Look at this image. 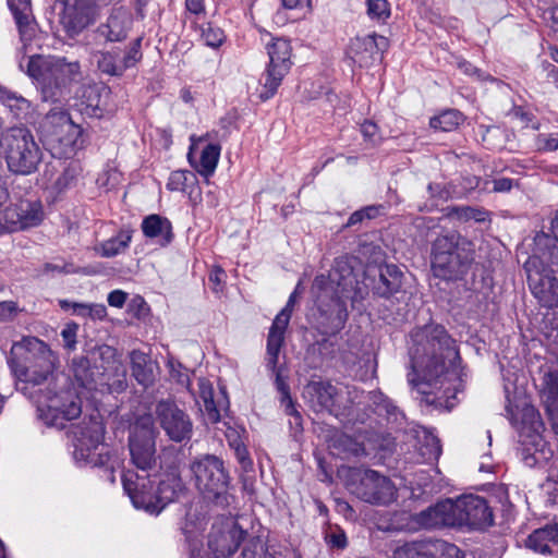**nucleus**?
Masks as SVG:
<instances>
[{
    "label": "nucleus",
    "instance_id": "58836bf2",
    "mask_svg": "<svg viewBox=\"0 0 558 558\" xmlns=\"http://www.w3.org/2000/svg\"><path fill=\"white\" fill-rule=\"evenodd\" d=\"M133 230L129 227L122 228L116 236L104 241L98 251L104 257H113L129 247L132 240Z\"/></svg>",
    "mask_w": 558,
    "mask_h": 558
},
{
    "label": "nucleus",
    "instance_id": "1a4fd4ad",
    "mask_svg": "<svg viewBox=\"0 0 558 558\" xmlns=\"http://www.w3.org/2000/svg\"><path fill=\"white\" fill-rule=\"evenodd\" d=\"M303 396L308 405L317 413L328 412L336 417L347 415L359 398L355 388L330 381H311L304 387Z\"/></svg>",
    "mask_w": 558,
    "mask_h": 558
},
{
    "label": "nucleus",
    "instance_id": "6e6552de",
    "mask_svg": "<svg viewBox=\"0 0 558 558\" xmlns=\"http://www.w3.org/2000/svg\"><path fill=\"white\" fill-rule=\"evenodd\" d=\"M474 259V244L458 232L439 235L433 243L432 268L435 277L451 279L446 272H462L460 269Z\"/></svg>",
    "mask_w": 558,
    "mask_h": 558
},
{
    "label": "nucleus",
    "instance_id": "6ab92c4d",
    "mask_svg": "<svg viewBox=\"0 0 558 558\" xmlns=\"http://www.w3.org/2000/svg\"><path fill=\"white\" fill-rule=\"evenodd\" d=\"M457 526H468L472 530H483L494 523L493 511L487 501L481 496H463L454 500Z\"/></svg>",
    "mask_w": 558,
    "mask_h": 558
},
{
    "label": "nucleus",
    "instance_id": "20e7f679",
    "mask_svg": "<svg viewBox=\"0 0 558 558\" xmlns=\"http://www.w3.org/2000/svg\"><path fill=\"white\" fill-rule=\"evenodd\" d=\"M54 355L48 345L38 339L27 340V353L23 362L10 360L9 365L16 378V389L31 399L45 391L47 384L53 386Z\"/></svg>",
    "mask_w": 558,
    "mask_h": 558
},
{
    "label": "nucleus",
    "instance_id": "aec40b11",
    "mask_svg": "<svg viewBox=\"0 0 558 558\" xmlns=\"http://www.w3.org/2000/svg\"><path fill=\"white\" fill-rule=\"evenodd\" d=\"M73 456L75 460L96 465L97 460L94 459V451L101 446L104 439L102 424L96 418H90L88 422H83L77 426L73 430Z\"/></svg>",
    "mask_w": 558,
    "mask_h": 558
},
{
    "label": "nucleus",
    "instance_id": "ddd939ff",
    "mask_svg": "<svg viewBox=\"0 0 558 558\" xmlns=\"http://www.w3.org/2000/svg\"><path fill=\"white\" fill-rule=\"evenodd\" d=\"M555 236L545 232H538L533 238V253L523 264L527 279H557L558 247Z\"/></svg>",
    "mask_w": 558,
    "mask_h": 558
},
{
    "label": "nucleus",
    "instance_id": "c756f323",
    "mask_svg": "<svg viewBox=\"0 0 558 558\" xmlns=\"http://www.w3.org/2000/svg\"><path fill=\"white\" fill-rule=\"evenodd\" d=\"M141 227L146 238L156 239L161 246L168 245L173 239L170 220L160 215L153 214L145 217Z\"/></svg>",
    "mask_w": 558,
    "mask_h": 558
},
{
    "label": "nucleus",
    "instance_id": "8fccbe9b",
    "mask_svg": "<svg viewBox=\"0 0 558 558\" xmlns=\"http://www.w3.org/2000/svg\"><path fill=\"white\" fill-rule=\"evenodd\" d=\"M547 472L548 476L543 488L548 495V501L558 505V462L551 463Z\"/></svg>",
    "mask_w": 558,
    "mask_h": 558
},
{
    "label": "nucleus",
    "instance_id": "4be33fe9",
    "mask_svg": "<svg viewBox=\"0 0 558 558\" xmlns=\"http://www.w3.org/2000/svg\"><path fill=\"white\" fill-rule=\"evenodd\" d=\"M94 15L93 0H64L61 24L70 37H75L94 21Z\"/></svg>",
    "mask_w": 558,
    "mask_h": 558
},
{
    "label": "nucleus",
    "instance_id": "2f4dec72",
    "mask_svg": "<svg viewBox=\"0 0 558 558\" xmlns=\"http://www.w3.org/2000/svg\"><path fill=\"white\" fill-rule=\"evenodd\" d=\"M110 90L106 86L87 85L82 92V105L87 114L93 117H101L107 108V98Z\"/></svg>",
    "mask_w": 558,
    "mask_h": 558
},
{
    "label": "nucleus",
    "instance_id": "bb28decb",
    "mask_svg": "<svg viewBox=\"0 0 558 558\" xmlns=\"http://www.w3.org/2000/svg\"><path fill=\"white\" fill-rule=\"evenodd\" d=\"M526 547L539 554L558 551V522L535 530L527 537Z\"/></svg>",
    "mask_w": 558,
    "mask_h": 558
},
{
    "label": "nucleus",
    "instance_id": "f8f14e48",
    "mask_svg": "<svg viewBox=\"0 0 558 558\" xmlns=\"http://www.w3.org/2000/svg\"><path fill=\"white\" fill-rule=\"evenodd\" d=\"M524 416L529 420V424L523 422L520 429V457L529 468H544L553 459L554 450L541 434L543 423L535 409L533 407L525 408Z\"/></svg>",
    "mask_w": 558,
    "mask_h": 558
},
{
    "label": "nucleus",
    "instance_id": "5701e85b",
    "mask_svg": "<svg viewBox=\"0 0 558 558\" xmlns=\"http://www.w3.org/2000/svg\"><path fill=\"white\" fill-rule=\"evenodd\" d=\"M388 47L389 41L385 36L371 34L365 37H356L351 43V58L360 66H369L381 62L383 54Z\"/></svg>",
    "mask_w": 558,
    "mask_h": 558
},
{
    "label": "nucleus",
    "instance_id": "0e129e2a",
    "mask_svg": "<svg viewBox=\"0 0 558 558\" xmlns=\"http://www.w3.org/2000/svg\"><path fill=\"white\" fill-rule=\"evenodd\" d=\"M17 314V306L12 301L0 302V323L12 319Z\"/></svg>",
    "mask_w": 558,
    "mask_h": 558
},
{
    "label": "nucleus",
    "instance_id": "3c124183",
    "mask_svg": "<svg viewBox=\"0 0 558 558\" xmlns=\"http://www.w3.org/2000/svg\"><path fill=\"white\" fill-rule=\"evenodd\" d=\"M7 106L14 113L16 119H25L31 110V102L22 96L9 94L7 96Z\"/></svg>",
    "mask_w": 558,
    "mask_h": 558
},
{
    "label": "nucleus",
    "instance_id": "f03ea898",
    "mask_svg": "<svg viewBox=\"0 0 558 558\" xmlns=\"http://www.w3.org/2000/svg\"><path fill=\"white\" fill-rule=\"evenodd\" d=\"M413 345L410 347L412 372L408 381L414 386L422 402L437 409H449L450 387L445 384L457 378L460 360L454 340L439 325H427L411 333Z\"/></svg>",
    "mask_w": 558,
    "mask_h": 558
},
{
    "label": "nucleus",
    "instance_id": "c85d7f7f",
    "mask_svg": "<svg viewBox=\"0 0 558 558\" xmlns=\"http://www.w3.org/2000/svg\"><path fill=\"white\" fill-rule=\"evenodd\" d=\"M359 253V256H340L335 259L331 274L329 277H337V279H366V270L368 269V262L363 263Z\"/></svg>",
    "mask_w": 558,
    "mask_h": 558
},
{
    "label": "nucleus",
    "instance_id": "4d7b16f0",
    "mask_svg": "<svg viewBox=\"0 0 558 558\" xmlns=\"http://www.w3.org/2000/svg\"><path fill=\"white\" fill-rule=\"evenodd\" d=\"M371 400L373 401V403L376 405V409L375 411L379 414V415H383L384 413L390 417L391 415H395L396 411H397V407H395L392 404V402L386 398L383 393L380 392H371Z\"/></svg>",
    "mask_w": 558,
    "mask_h": 558
},
{
    "label": "nucleus",
    "instance_id": "338daca9",
    "mask_svg": "<svg viewBox=\"0 0 558 558\" xmlns=\"http://www.w3.org/2000/svg\"><path fill=\"white\" fill-rule=\"evenodd\" d=\"M361 132H362L363 136L365 137V140H367L369 142H375V138H376V135L378 132V128L374 122L365 121L361 125Z\"/></svg>",
    "mask_w": 558,
    "mask_h": 558
},
{
    "label": "nucleus",
    "instance_id": "de8ad7c7",
    "mask_svg": "<svg viewBox=\"0 0 558 558\" xmlns=\"http://www.w3.org/2000/svg\"><path fill=\"white\" fill-rule=\"evenodd\" d=\"M383 209L384 207L381 205H371L362 209L355 210L349 217L344 228L353 227L357 223L364 222L365 220L375 219L381 214Z\"/></svg>",
    "mask_w": 558,
    "mask_h": 558
},
{
    "label": "nucleus",
    "instance_id": "4c0bfd02",
    "mask_svg": "<svg viewBox=\"0 0 558 558\" xmlns=\"http://www.w3.org/2000/svg\"><path fill=\"white\" fill-rule=\"evenodd\" d=\"M205 526V518H198L191 512L186 513L185 523L182 530L190 544L192 558H197L199 556L196 551L198 550V545H202V538H199V536H202Z\"/></svg>",
    "mask_w": 558,
    "mask_h": 558
},
{
    "label": "nucleus",
    "instance_id": "7ed1b4c3",
    "mask_svg": "<svg viewBox=\"0 0 558 558\" xmlns=\"http://www.w3.org/2000/svg\"><path fill=\"white\" fill-rule=\"evenodd\" d=\"M20 68L35 80L45 101L60 102L70 93L69 86L81 74L77 61L63 57L33 54L20 61Z\"/></svg>",
    "mask_w": 558,
    "mask_h": 558
},
{
    "label": "nucleus",
    "instance_id": "a211bd4d",
    "mask_svg": "<svg viewBox=\"0 0 558 558\" xmlns=\"http://www.w3.org/2000/svg\"><path fill=\"white\" fill-rule=\"evenodd\" d=\"M392 558H465L454 544L439 538L407 543L396 548Z\"/></svg>",
    "mask_w": 558,
    "mask_h": 558
},
{
    "label": "nucleus",
    "instance_id": "dca6fc26",
    "mask_svg": "<svg viewBox=\"0 0 558 558\" xmlns=\"http://www.w3.org/2000/svg\"><path fill=\"white\" fill-rule=\"evenodd\" d=\"M44 219L43 205L37 199H21L0 211V233L38 226Z\"/></svg>",
    "mask_w": 558,
    "mask_h": 558
},
{
    "label": "nucleus",
    "instance_id": "72a5a7b5",
    "mask_svg": "<svg viewBox=\"0 0 558 558\" xmlns=\"http://www.w3.org/2000/svg\"><path fill=\"white\" fill-rule=\"evenodd\" d=\"M8 5L15 19L22 40L29 39L34 31L31 0H8Z\"/></svg>",
    "mask_w": 558,
    "mask_h": 558
},
{
    "label": "nucleus",
    "instance_id": "bf43d9fd",
    "mask_svg": "<svg viewBox=\"0 0 558 558\" xmlns=\"http://www.w3.org/2000/svg\"><path fill=\"white\" fill-rule=\"evenodd\" d=\"M78 326L75 323L66 324L61 331V337L64 342V348L72 351L76 347V333Z\"/></svg>",
    "mask_w": 558,
    "mask_h": 558
},
{
    "label": "nucleus",
    "instance_id": "864d4df0",
    "mask_svg": "<svg viewBox=\"0 0 558 558\" xmlns=\"http://www.w3.org/2000/svg\"><path fill=\"white\" fill-rule=\"evenodd\" d=\"M141 45L142 37H137L126 48L124 56L121 58L125 71L130 68L135 66L136 63L142 60L143 54L141 51Z\"/></svg>",
    "mask_w": 558,
    "mask_h": 558
},
{
    "label": "nucleus",
    "instance_id": "774afa93",
    "mask_svg": "<svg viewBox=\"0 0 558 558\" xmlns=\"http://www.w3.org/2000/svg\"><path fill=\"white\" fill-rule=\"evenodd\" d=\"M492 183L494 192H509L513 186V180L509 178L495 179Z\"/></svg>",
    "mask_w": 558,
    "mask_h": 558
},
{
    "label": "nucleus",
    "instance_id": "5fc2aeb1",
    "mask_svg": "<svg viewBox=\"0 0 558 558\" xmlns=\"http://www.w3.org/2000/svg\"><path fill=\"white\" fill-rule=\"evenodd\" d=\"M76 272L77 271L72 264L64 263L63 260H56L46 263L40 275L48 277H60Z\"/></svg>",
    "mask_w": 558,
    "mask_h": 558
},
{
    "label": "nucleus",
    "instance_id": "a878e982",
    "mask_svg": "<svg viewBox=\"0 0 558 558\" xmlns=\"http://www.w3.org/2000/svg\"><path fill=\"white\" fill-rule=\"evenodd\" d=\"M357 253L361 256H369L368 269L366 270V279H387L392 277L397 279L402 277L401 269L392 264L383 265V251L380 246L373 243H363L360 245Z\"/></svg>",
    "mask_w": 558,
    "mask_h": 558
},
{
    "label": "nucleus",
    "instance_id": "393cba45",
    "mask_svg": "<svg viewBox=\"0 0 558 558\" xmlns=\"http://www.w3.org/2000/svg\"><path fill=\"white\" fill-rule=\"evenodd\" d=\"M417 522L425 529L457 526L454 500L446 499L428 507L417 514Z\"/></svg>",
    "mask_w": 558,
    "mask_h": 558
},
{
    "label": "nucleus",
    "instance_id": "69168bd1",
    "mask_svg": "<svg viewBox=\"0 0 558 558\" xmlns=\"http://www.w3.org/2000/svg\"><path fill=\"white\" fill-rule=\"evenodd\" d=\"M126 300V293L122 290H114L108 295V303L110 306L121 308Z\"/></svg>",
    "mask_w": 558,
    "mask_h": 558
},
{
    "label": "nucleus",
    "instance_id": "9d476101",
    "mask_svg": "<svg viewBox=\"0 0 558 558\" xmlns=\"http://www.w3.org/2000/svg\"><path fill=\"white\" fill-rule=\"evenodd\" d=\"M190 470L204 498L221 505L227 502L230 477L220 458L214 454L197 457L191 462Z\"/></svg>",
    "mask_w": 558,
    "mask_h": 558
},
{
    "label": "nucleus",
    "instance_id": "680f3d73",
    "mask_svg": "<svg viewBox=\"0 0 558 558\" xmlns=\"http://www.w3.org/2000/svg\"><path fill=\"white\" fill-rule=\"evenodd\" d=\"M187 172L186 171H173L168 180L167 186L171 191H183L186 185Z\"/></svg>",
    "mask_w": 558,
    "mask_h": 558
},
{
    "label": "nucleus",
    "instance_id": "4468645a",
    "mask_svg": "<svg viewBox=\"0 0 558 558\" xmlns=\"http://www.w3.org/2000/svg\"><path fill=\"white\" fill-rule=\"evenodd\" d=\"M269 56V64L263 75L264 92L260 98L264 100L269 99L275 95L282 78L291 68V52L292 48L290 41L283 38H277L267 46Z\"/></svg>",
    "mask_w": 558,
    "mask_h": 558
},
{
    "label": "nucleus",
    "instance_id": "2eb2a0df",
    "mask_svg": "<svg viewBox=\"0 0 558 558\" xmlns=\"http://www.w3.org/2000/svg\"><path fill=\"white\" fill-rule=\"evenodd\" d=\"M156 420L166 435L175 442L189 440L193 423L187 413L172 400H160L155 408Z\"/></svg>",
    "mask_w": 558,
    "mask_h": 558
},
{
    "label": "nucleus",
    "instance_id": "39448f33",
    "mask_svg": "<svg viewBox=\"0 0 558 558\" xmlns=\"http://www.w3.org/2000/svg\"><path fill=\"white\" fill-rule=\"evenodd\" d=\"M38 418L45 425L58 429L65 428L66 423L77 418L82 413V403L76 391L71 387L65 375H58L45 391L35 397Z\"/></svg>",
    "mask_w": 558,
    "mask_h": 558
},
{
    "label": "nucleus",
    "instance_id": "0eeeda50",
    "mask_svg": "<svg viewBox=\"0 0 558 558\" xmlns=\"http://www.w3.org/2000/svg\"><path fill=\"white\" fill-rule=\"evenodd\" d=\"M0 145L11 172L27 175L37 170L43 154L27 128H10L2 135Z\"/></svg>",
    "mask_w": 558,
    "mask_h": 558
},
{
    "label": "nucleus",
    "instance_id": "cd10ccee",
    "mask_svg": "<svg viewBox=\"0 0 558 558\" xmlns=\"http://www.w3.org/2000/svg\"><path fill=\"white\" fill-rule=\"evenodd\" d=\"M44 175L58 192L68 189L77 175V168L73 162L65 165L60 159L46 165Z\"/></svg>",
    "mask_w": 558,
    "mask_h": 558
},
{
    "label": "nucleus",
    "instance_id": "9b49d317",
    "mask_svg": "<svg viewBox=\"0 0 558 558\" xmlns=\"http://www.w3.org/2000/svg\"><path fill=\"white\" fill-rule=\"evenodd\" d=\"M348 489L359 499L373 505H388L396 498V487L389 477L371 469L347 470Z\"/></svg>",
    "mask_w": 558,
    "mask_h": 558
},
{
    "label": "nucleus",
    "instance_id": "a19ab883",
    "mask_svg": "<svg viewBox=\"0 0 558 558\" xmlns=\"http://www.w3.org/2000/svg\"><path fill=\"white\" fill-rule=\"evenodd\" d=\"M447 217L459 222L474 220L484 222L489 219V213L481 207L472 206H452L447 208Z\"/></svg>",
    "mask_w": 558,
    "mask_h": 558
},
{
    "label": "nucleus",
    "instance_id": "f257e3e1",
    "mask_svg": "<svg viewBox=\"0 0 558 558\" xmlns=\"http://www.w3.org/2000/svg\"><path fill=\"white\" fill-rule=\"evenodd\" d=\"M156 428L153 417L144 415L131 425L129 450L134 470L122 474V484L133 506L150 514L160 513L183 490L175 473L162 475L157 482Z\"/></svg>",
    "mask_w": 558,
    "mask_h": 558
},
{
    "label": "nucleus",
    "instance_id": "a18cd8bd",
    "mask_svg": "<svg viewBox=\"0 0 558 558\" xmlns=\"http://www.w3.org/2000/svg\"><path fill=\"white\" fill-rule=\"evenodd\" d=\"M422 432L425 442L418 448L421 456L427 461L437 460L441 453L439 439L425 428H423Z\"/></svg>",
    "mask_w": 558,
    "mask_h": 558
},
{
    "label": "nucleus",
    "instance_id": "e2e57ef3",
    "mask_svg": "<svg viewBox=\"0 0 558 558\" xmlns=\"http://www.w3.org/2000/svg\"><path fill=\"white\" fill-rule=\"evenodd\" d=\"M537 148L539 150L554 151L558 149V133L549 135H538Z\"/></svg>",
    "mask_w": 558,
    "mask_h": 558
},
{
    "label": "nucleus",
    "instance_id": "603ef678",
    "mask_svg": "<svg viewBox=\"0 0 558 558\" xmlns=\"http://www.w3.org/2000/svg\"><path fill=\"white\" fill-rule=\"evenodd\" d=\"M542 384L549 393H558V364L544 365L541 367Z\"/></svg>",
    "mask_w": 558,
    "mask_h": 558
},
{
    "label": "nucleus",
    "instance_id": "473e14b6",
    "mask_svg": "<svg viewBox=\"0 0 558 558\" xmlns=\"http://www.w3.org/2000/svg\"><path fill=\"white\" fill-rule=\"evenodd\" d=\"M242 535L243 531H239L235 527L227 534L221 533L219 538H216L214 535H209L208 548L213 551L215 558H227L238 550Z\"/></svg>",
    "mask_w": 558,
    "mask_h": 558
},
{
    "label": "nucleus",
    "instance_id": "b1692460",
    "mask_svg": "<svg viewBox=\"0 0 558 558\" xmlns=\"http://www.w3.org/2000/svg\"><path fill=\"white\" fill-rule=\"evenodd\" d=\"M132 25L133 16L131 12L123 7L114 8L106 22L98 25L96 34L104 38L106 43H120L128 37Z\"/></svg>",
    "mask_w": 558,
    "mask_h": 558
},
{
    "label": "nucleus",
    "instance_id": "412c9836",
    "mask_svg": "<svg viewBox=\"0 0 558 558\" xmlns=\"http://www.w3.org/2000/svg\"><path fill=\"white\" fill-rule=\"evenodd\" d=\"M301 293L302 288L301 283H299L294 291L290 294L286 306L276 315L269 329L267 338V353L270 355V364H272L274 367L276 363H278L279 352L284 341V332L289 325L293 312V306Z\"/></svg>",
    "mask_w": 558,
    "mask_h": 558
},
{
    "label": "nucleus",
    "instance_id": "e433bc0d",
    "mask_svg": "<svg viewBox=\"0 0 558 558\" xmlns=\"http://www.w3.org/2000/svg\"><path fill=\"white\" fill-rule=\"evenodd\" d=\"M529 288L542 306L558 307V281H529Z\"/></svg>",
    "mask_w": 558,
    "mask_h": 558
},
{
    "label": "nucleus",
    "instance_id": "c03bdc74",
    "mask_svg": "<svg viewBox=\"0 0 558 558\" xmlns=\"http://www.w3.org/2000/svg\"><path fill=\"white\" fill-rule=\"evenodd\" d=\"M462 122V114L454 109L446 110L429 121V125L439 131L450 132Z\"/></svg>",
    "mask_w": 558,
    "mask_h": 558
},
{
    "label": "nucleus",
    "instance_id": "7c9ffc66",
    "mask_svg": "<svg viewBox=\"0 0 558 558\" xmlns=\"http://www.w3.org/2000/svg\"><path fill=\"white\" fill-rule=\"evenodd\" d=\"M132 376L144 388L150 387L155 381L154 363L149 355L140 350H133L129 354Z\"/></svg>",
    "mask_w": 558,
    "mask_h": 558
},
{
    "label": "nucleus",
    "instance_id": "ea45409f",
    "mask_svg": "<svg viewBox=\"0 0 558 558\" xmlns=\"http://www.w3.org/2000/svg\"><path fill=\"white\" fill-rule=\"evenodd\" d=\"M98 70L110 76H122L125 72L121 58L116 51H98L94 54Z\"/></svg>",
    "mask_w": 558,
    "mask_h": 558
},
{
    "label": "nucleus",
    "instance_id": "09e8293b",
    "mask_svg": "<svg viewBox=\"0 0 558 558\" xmlns=\"http://www.w3.org/2000/svg\"><path fill=\"white\" fill-rule=\"evenodd\" d=\"M366 4L371 20L384 23L390 17V4L387 0H367Z\"/></svg>",
    "mask_w": 558,
    "mask_h": 558
},
{
    "label": "nucleus",
    "instance_id": "052dcab7",
    "mask_svg": "<svg viewBox=\"0 0 558 558\" xmlns=\"http://www.w3.org/2000/svg\"><path fill=\"white\" fill-rule=\"evenodd\" d=\"M375 286L373 287L374 293L389 298L395 292H397L400 288V281H374Z\"/></svg>",
    "mask_w": 558,
    "mask_h": 558
},
{
    "label": "nucleus",
    "instance_id": "37998d69",
    "mask_svg": "<svg viewBox=\"0 0 558 558\" xmlns=\"http://www.w3.org/2000/svg\"><path fill=\"white\" fill-rule=\"evenodd\" d=\"M330 447L337 449L339 453H345L355 457L365 453V449L360 442L340 432H336L333 434Z\"/></svg>",
    "mask_w": 558,
    "mask_h": 558
},
{
    "label": "nucleus",
    "instance_id": "423d86ee",
    "mask_svg": "<svg viewBox=\"0 0 558 558\" xmlns=\"http://www.w3.org/2000/svg\"><path fill=\"white\" fill-rule=\"evenodd\" d=\"M101 357L112 359L104 372H95L90 368L88 361L84 357L73 361V373L81 386L87 389L107 390L110 393H120L128 387L126 369L124 365L114 359L116 351L111 347L104 345L98 348Z\"/></svg>",
    "mask_w": 558,
    "mask_h": 558
},
{
    "label": "nucleus",
    "instance_id": "f3484780",
    "mask_svg": "<svg viewBox=\"0 0 558 558\" xmlns=\"http://www.w3.org/2000/svg\"><path fill=\"white\" fill-rule=\"evenodd\" d=\"M43 129L51 142H57L64 147L77 148L82 130L72 120L70 114L61 107L50 109L44 121Z\"/></svg>",
    "mask_w": 558,
    "mask_h": 558
},
{
    "label": "nucleus",
    "instance_id": "6e6d98bb",
    "mask_svg": "<svg viewBox=\"0 0 558 558\" xmlns=\"http://www.w3.org/2000/svg\"><path fill=\"white\" fill-rule=\"evenodd\" d=\"M202 39L208 47H219L223 39V32L219 27H214L210 23H207L202 27Z\"/></svg>",
    "mask_w": 558,
    "mask_h": 558
},
{
    "label": "nucleus",
    "instance_id": "49530a36",
    "mask_svg": "<svg viewBox=\"0 0 558 558\" xmlns=\"http://www.w3.org/2000/svg\"><path fill=\"white\" fill-rule=\"evenodd\" d=\"M267 355H268V366L271 367V369L276 374V386H277L278 391L281 393V402L286 405L287 413L290 415L295 414L296 417H299V415L293 407L291 397H290L289 386L281 377L280 372L277 369V364L274 367L272 364H270V355L268 353H267Z\"/></svg>",
    "mask_w": 558,
    "mask_h": 558
},
{
    "label": "nucleus",
    "instance_id": "c9c22d12",
    "mask_svg": "<svg viewBox=\"0 0 558 558\" xmlns=\"http://www.w3.org/2000/svg\"><path fill=\"white\" fill-rule=\"evenodd\" d=\"M220 146L217 144H207L201 151L198 161L193 162V148L189 153V160L195 170L203 177H210L217 167L220 157Z\"/></svg>",
    "mask_w": 558,
    "mask_h": 558
},
{
    "label": "nucleus",
    "instance_id": "f704fd0d",
    "mask_svg": "<svg viewBox=\"0 0 558 558\" xmlns=\"http://www.w3.org/2000/svg\"><path fill=\"white\" fill-rule=\"evenodd\" d=\"M198 393L203 401L208 421L211 423L219 422L221 418V410H226L225 403H227V401L225 399L215 401L213 385L204 378L198 380Z\"/></svg>",
    "mask_w": 558,
    "mask_h": 558
},
{
    "label": "nucleus",
    "instance_id": "13d9d810",
    "mask_svg": "<svg viewBox=\"0 0 558 558\" xmlns=\"http://www.w3.org/2000/svg\"><path fill=\"white\" fill-rule=\"evenodd\" d=\"M230 445L233 447L235 457H236L238 461L240 462V464L242 465V468L245 471L250 470L252 468L253 463L248 457L246 447L240 440H236V439L230 441Z\"/></svg>",
    "mask_w": 558,
    "mask_h": 558
},
{
    "label": "nucleus",
    "instance_id": "79ce46f5",
    "mask_svg": "<svg viewBox=\"0 0 558 558\" xmlns=\"http://www.w3.org/2000/svg\"><path fill=\"white\" fill-rule=\"evenodd\" d=\"M63 310H72L74 315L81 317H90L93 319H102L107 315L106 306L102 304L75 303L66 300L60 301Z\"/></svg>",
    "mask_w": 558,
    "mask_h": 558
}]
</instances>
